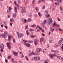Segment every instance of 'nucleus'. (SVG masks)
<instances>
[{"label":"nucleus","instance_id":"f257e3e1","mask_svg":"<svg viewBox=\"0 0 63 63\" xmlns=\"http://www.w3.org/2000/svg\"><path fill=\"white\" fill-rule=\"evenodd\" d=\"M1 36L3 37V38H7L6 35H8V38L9 42H10L11 40V37L12 38H13V37L12 36V35H8V32L6 31L4 32L3 34H1Z\"/></svg>","mask_w":63,"mask_h":63},{"label":"nucleus","instance_id":"f03ea898","mask_svg":"<svg viewBox=\"0 0 63 63\" xmlns=\"http://www.w3.org/2000/svg\"><path fill=\"white\" fill-rule=\"evenodd\" d=\"M47 22L48 23L49 25H50L51 24L52 22H53L52 18H50L48 19V20L47 21Z\"/></svg>","mask_w":63,"mask_h":63},{"label":"nucleus","instance_id":"7ed1b4c3","mask_svg":"<svg viewBox=\"0 0 63 63\" xmlns=\"http://www.w3.org/2000/svg\"><path fill=\"white\" fill-rule=\"evenodd\" d=\"M17 34L18 38H20L21 37H23L24 36V35L22 33H19L18 32H17Z\"/></svg>","mask_w":63,"mask_h":63},{"label":"nucleus","instance_id":"20e7f679","mask_svg":"<svg viewBox=\"0 0 63 63\" xmlns=\"http://www.w3.org/2000/svg\"><path fill=\"white\" fill-rule=\"evenodd\" d=\"M47 20H44L42 24V23L40 24L41 25L42 27H43V28H45V26H44L43 24H45L46 23V22H47Z\"/></svg>","mask_w":63,"mask_h":63},{"label":"nucleus","instance_id":"39448f33","mask_svg":"<svg viewBox=\"0 0 63 63\" xmlns=\"http://www.w3.org/2000/svg\"><path fill=\"white\" fill-rule=\"evenodd\" d=\"M40 51V49H39V48H36L35 53H36L37 55H39V54H40L39 53Z\"/></svg>","mask_w":63,"mask_h":63},{"label":"nucleus","instance_id":"423d86ee","mask_svg":"<svg viewBox=\"0 0 63 63\" xmlns=\"http://www.w3.org/2000/svg\"><path fill=\"white\" fill-rule=\"evenodd\" d=\"M45 13L46 15H46V17L47 18H48L49 16H50V15H48V13L47 10L45 11Z\"/></svg>","mask_w":63,"mask_h":63},{"label":"nucleus","instance_id":"0eeeda50","mask_svg":"<svg viewBox=\"0 0 63 63\" xmlns=\"http://www.w3.org/2000/svg\"><path fill=\"white\" fill-rule=\"evenodd\" d=\"M34 58L35 60L36 61H39L40 60V58L39 57H35Z\"/></svg>","mask_w":63,"mask_h":63},{"label":"nucleus","instance_id":"6e6552de","mask_svg":"<svg viewBox=\"0 0 63 63\" xmlns=\"http://www.w3.org/2000/svg\"><path fill=\"white\" fill-rule=\"evenodd\" d=\"M10 43L9 42H8L6 44L7 47L9 49H11V46L10 45Z\"/></svg>","mask_w":63,"mask_h":63},{"label":"nucleus","instance_id":"1a4fd4ad","mask_svg":"<svg viewBox=\"0 0 63 63\" xmlns=\"http://www.w3.org/2000/svg\"><path fill=\"white\" fill-rule=\"evenodd\" d=\"M9 9H8L7 11V12L8 14H10L11 13V10L12 9V8L10 7H9L8 8Z\"/></svg>","mask_w":63,"mask_h":63},{"label":"nucleus","instance_id":"9d476101","mask_svg":"<svg viewBox=\"0 0 63 63\" xmlns=\"http://www.w3.org/2000/svg\"><path fill=\"white\" fill-rule=\"evenodd\" d=\"M55 57H57V58H58V59H60V60H61L62 61H63V58L61 57L60 56H58L56 55H55Z\"/></svg>","mask_w":63,"mask_h":63},{"label":"nucleus","instance_id":"9b49d317","mask_svg":"<svg viewBox=\"0 0 63 63\" xmlns=\"http://www.w3.org/2000/svg\"><path fill=\"white\" fill-rule=\"evenodd\" d=\"M22 13H25L26 12V10L25 9V8H23L21 11Z\"/></svg>","mask_w":63,"mask_h":63},{"label":"nucleus","instance_id":"f8f14e48","mask_svg":"<svg viewBox=\"0 0 63 63\" xmlns=\"http://www.w3.org/2000/svg\"><path fill=\"white\" fill-rule=\"evenodd\" d=\"M49 56H50L51 59H52V58H53V57L55 56V55L54 54H49Z\"/></svg>","mask_w":63,"mask_h":63},{"label":"nucleus","instance_id":"ddd939ff","mask_svg":"<svg viewBox=\"0 0 63 63\" xmlns=\"http://www.w3.org/2000/svg\"><path fill=\"white\" fill-rule=\"evenodd\" d=\"M2 48V49L4 48V45L3 43L0 44V48Z\"/></svg>","mask_w":63,"mask_h":63},{"label":"nucleus","instance_id":"4468645a","mask_svg":"<svg viewBox=\"0 0 63 63\" xmlns=\"http://www.w3.org/2000/svg\"><path fill=\"white\" fill-rule=\"evenodd\" d=\"M53 38H52V37H51L50 38V39L49 41V42L50 43H52L53 42Z\"/></svg>","mask_w":63,"mask_h":63},{"label":"nucleus","instance_id":"2eb2a0df","mask_svg":"<svg viewBox=\"0 0 63 63\" xmlns=\"http://www.w3.org/2000/svg\"><path fill=\"white\" fill-rule=\"evenodd\" d=\"M13 53L14 54V55L16 56H17V55L18 54V53L17 52H16L15 51H13Z\"/></svg>","mask_w":63,"mask_h":63},{"label":"nucleus","instance_id":"dca6fc26","mask_svg":"<svg viewBox=\"0 0 63 63\" xmlns=\"http://www.w3.org/2000/svg\"><path fill=\"white\" fill-rule=\"evenodd\" d=\"M24 45H26L27 47H30V44H29V43H25V44L24 43Z\"/></svg>","mask_w":63,"mask_h":63},{"label":"nucleus","instance_id":"f3484780","mask_svg":"<svg viewBox=\"0 0 63 63\" xmlns=\"http://www.w3.org/2000/svg\"><path fill=\"white\" fill-rule=\"evenodd\" d=\"M34 41L35 42L34 43V44L35 45H37V40L36 39H34Z\"/></svg>","mask_w":63,"mask_h":63},{"label":"nucleus","instance_id":"a211bd4d","mask_svg":"<svg viewBox=\"0 0 63 63\" xmlns=\"http://www.w3.org/2000/svg\"><path fill=\"white\" fill-rule=\"evenodd\" d=\"M44 40V37H41L40 38V42H42Z\"/></svg>","mask_w":63,"mask_h":63},{"label":"nucleus","instance_id":"6ab92c4d","mask_svg":"<svg viewBox=\"0 0 63 63\" xmlns=\"http://www.w3.org/2000/svg\"><path fill=\"white\" fill-rule=\"evenodd\" d=\"M62 43V41L61 40H60L59 41L58 44L59 46H60L61 45V43Z\"/></svg>","mask_w":63,"mask_h":63},{"label":"nucleus","instance_id":"aec40b11","mask_svg":"<svg viewBox=\"0 0 63 63\" xmlns=\"http://www.w3.org/2000/svg\"><path fill=\"white\" fill-rule=\"evenodd\" d=\"M29 53L28 54V56H31V55H32L31 54V51H29Z\"/></svg>","mask_w":63,"mask_h":63},{"label":"nucleus","instance_id":"412c9836","mask_svg":"<svg viewBox=\"0 0 63 63\" xmlns=\"http://www.w3.org/2000/svg\"><path fill=\"white\" fill-rule=\"evenodd\" d=\"M41 1H45V0H39L38 2V4H40L41 3Z\"/></svg>","mask_w":63,"mask_h":63},{"label":"nucleus","instance_id":"4be33fe9","mask_svg":"<svg viewBox=\"0 0 63 63\" xmlns=\"http://www.w3.org/2000/svg\"><path fill=\"white\" fill-rule=\"evenodd\" d=\"M31 53L32 55H37L36 53H34L33 52H31Z\"/></svg>","mask_w":63,"mask_h":63},{"label":"nucleus","instance_id":"5701e85b","mask_svg":"<svg viewBox=\"0 0 63 63\" xmlns=\"http://www.w3.org/2000/svg\"><path fill=\"white\" fill-rule=\"evenodd\" d=\"M14 10L16 13H17V9H16V7H14Z\"/></svg>","mask_w":63,"mask_h":63},{"label":"nucleus","instance_id":"b1692460","mask_svg":"<svg viewBox=\"0 0 63 63\" xmlns=\"http://www.w3.org/2000/svg\"><path fill=\"white\" fill-rule=\"evenodd\" d=\"M10 21L13 22H14V19L13 18H11L10 20Z\"/></svg>","mask_w":63,"mask_h":63},{"label":"nucleus","instance_id":"393cba45","mask_svg":"<svg viewBox=\"0 0 63 63\" xmlns=\"http://www.w3.org/2000/svg\"><path fill=\"white\" fill-rule=\"evenodd\" d=\"M57 29L58 30H59V31H60V32L62 31H63V30H62V29H61L59 28H57Z\"/></svg>","mask_w":63,"mask_h":63},{"label":"nucleus","instance_id":"a878e982","mask_svg":"<svg viewBox=\"0 0 63 63\" xmlns=\"http://www.w3.org/2000/svg\"><path fill=\"white\" fill-rule=\"evenodd\" d=\"M48 62H49V61L48 60L45 61L44 62V63H48Z\"/></svg>","mask_w":63,"mask_h":63},{"label":"nucleus","instance_id":"bb28decb","mask_svg":"<svg viewBox=\"0 0 63 63\" xmlns=\"http://www.w3.org/2000/svg\"><path fill=\"white\" fill-rule=\"evenodd\" d=\"M16 13H14L13 14V17H16Z\"/></svg>","mask_w":63,"mask_h":63},{"label":"nucleus","instance_id":"cd10ccee","mask_svg":"<svg viewBox=\"0 0 63 63\" xmlns=\"http://www.w3.org/2000/svg\"><path fill=\"white\" fill-rule=\"evenodd\" d=\"M39 27H40L38 25H37L36 26V28L37 30L38 31H39V30H38V29H39Z\"/></svg>","mask_w":63,"mask_h":63},{"label":"nucleus","instance_id":"c85d7f7f","mask_svg":"<svg viewBox=\"0 0 63 63\" xmlns=\"http://www.w3.org/2000/svg\"><path fill=\"white\" fill-rule=\"evenodd\" d=\"M27 21L28 22H30L31 21V19L30 18H28Z\"/></svg>","mask_w":63,"mask_h":63},{"label":"nucleus","instance_id":"c756f323","mask_svg":"<svg viewBox=\"0 0 63 63\" xmlns=\"http://www.w3.org/2000/svg\"><path fill=\"white\" fill-rule=\"evenodd\" d=\"M36 26V25L35 24H34L32 25H31L30 26L31 27H35Z\"/></svg>","mask_w":63,"mask_h":63},{"label":"nucleus","instance_id":"7c9ffc66","mask_svg":"<svg viewBox=\"0 0 63 63\" xmlns=\"http://www.w3.org/2000/svg\"><path fill=\"white\" fill-rule=\"evenodd\" d=\"M32 16V14L31 13H30L29 15L28 16L29 17H31Z\"/></svg>","mask_w":63,"mask_h":63},{"label":"nucleus","instance_id":"2f4dec72","mask_svg":"<svg viewBox=\"0 0 63 63\" xmlns=\"http://www.w3.org/2000/svg\"><path fill=\"white\" fill-rule=\"evenodd\" d=\"M55 5L56 6H59V2H55Z\"/></svg>","mask_w":63,"mask_h":63},{"label":"nucleus","instance_id":"473e14b6","mask_svg":"<svg viewBox=\"0 0 63 63\" xmlns=\"http://www.w3.org/2000/svg\"><path fill=\"white\" fill-rule=\"evenodd\" d=\"M36 35L33 36V35H31V37L32 38H35V37H36Z\"/></svg>","mask_w":63,"mask_h":63},{"label":"nucleus","instance_id":"72a5a7b5","mask_svg":"<svg viewBox=\"0 0 63 63\" xmlns=\"http://www.w3.org/2000/svg\"><path fill=\"white\" fill-rule=\"evenodd\" d=\"M25 58L27 61H28V56H26L25 57Z\"/></svg>","mask_w":63,"mask_h":63},{"label":"nucleus","instance_id":"f704fd0d","mask_svg":"<svg viewBox=\"0 0 63 63\" xmlns=\"http://www.w3.org/2000/svg\"><path fill=\"white\" fill-rule=\"evenodd\" d=\"M35 10H36V12H38V11H39V9H38V7H35Z\"/></svg>","mask_w":63,"mask_h":63},{"label":"nucleus","instance_id":"c9c22d12","mask_svg":"<svg viewBox=\"0 0 63 63\" xmlns=\"http://www.w3.org/2000/svg\"><path fill=\"white\" fill-rule=\"evenodd\" d=\"M26 34L27 35H28L29 34V33L28 32V30L26 31Z\"/></svg>","mask_w":63,"mask_h":63},{"label":"nucleus","instance_id":"e433bc0d","mask_svg":"<svg viewBox=\"0 0 63 63\" xmlns=\"http://www.w3.org/2000/svg\"><path fill=\"white\" fill-rule=\"evenodd\" d=\"M24 23H26L27 21V20L26 19H24V21H23V22H24Z\"/></svg>","mask_w":63,"mask_h":63},{"label":"nucleus","instance_id":"4c0bfd02","mask_svg":"<svg viewBox=\"0 0 63 63\" xmlns=\"http://www.w3.org/2000/svg\"><path fill=\"white\" fill-rule=\"evenodd\" d=\"M2 25H5V22H2Z\"/></svg>","mask_w":63,"mask_h":63},{"label":"nucleus","instance_id":"58836bf2","mask_svg":"<svg viewBox=\"0 0 63 63\" xmlns=\"http://www.w3.org/2000/svg\"><path fill=\"white\" fill-rule=\"evenodd\" d=\"M57 19L58 20V21H60V20H61V19L58 17L57 18Z\"/></svg>","mask_w":63,"mask_h":63},{"label":"nucleus","instance_id":"ea45409f","mask_svg":"<svg viewBox=\"0 0 63 63\" xmlns=\"http://www.w3.org/2000/svg\"><path fill=\"white\" fill-rule=\"evenodd\" d=\"M38 14L39 16H42V15L40 14V13L38 12Z\"/></svg>","mask_w":63,"mask_h":63},{"label":"nucleus","instance_id":"a19ab883","mask_svg":"<svg viewBox=\"0 0 63 63\" xmlns=\"http://www.w3.org/2000/svg\"><path fill=\"white\" fill-rule=\"evenodd\" d=\"M18 4H19L21 3V2L20 0H18L17 1Z\"/></svg>","mask_w":63,"mask_h":63},{"label":"nucleus","instance_id":"79ce46f5","mask_svg":"<svg viewBox=\"0 0 63 63\" xmlns=\"http://www.w3.org/2000/svg\"><path fill=\"white\" fill-rule=\"evenodd\" d=\"M13 42L14 43H16V40H15V39L14 38L13 39Z\"/></svg>","mask_w":63,"mask_h":63},{"label":"nucleus","instance_id":"37998d69","mask_svg":"<svg viewBox=\"0 0 63 63\" xmlns=\"http://www.w3.org/2000/svg\"><path fill=\"white\" fill-rule=\"evenodd\" d=\"M28 27V25H27L26 26L25 29H27Z\"/></svg>","mask_w":63,"mask_h":63},{"label":"nucleus","instance_id":"c03bdc74","mask_svg":"<svg viewBox=\"0 0 63 63\" xmlns=\"http://www.w3.org/2000/svg\"><path fill=\"white\" fill-rule=\"evenodd\" d=\"M60 8L61 11H63V8H62V7H60Z\"/></svg>","mask_w":63,"mask_h":63},{"label":"nucleus","instance_id":"a18cd8bd","mask_svg":"<svg viewBox=\"0 0 63 63\" xmlns=\"http://www.w3.org/2000/svg\"><path fill=\"white\" fill-rule=\"evenodd\" d=\"M28 42L29 43H32V42H33V41H30V40H29V41H28Z\"/></svg>","mask_w":63,"mask_h":63},{"label":"nucleus","instance_id":"49530a36","mask_svg":"<svg viewBox=\"0 0 63 63\" xmlns=\"http://www.w3.org/2000/svg\"><path fill=\"white\" fill-rule=\"evenodd\" d=\"M11 56H8L7 57V58L8 59H9V58H11Z\"/></svg>","mask_w":63,"mask_h":63},{"label":"nucleus","instance_id":"de8ad7c7","mask_svg":"<svg viewBox=\"0 0 63 63\" xmlns=\"http://www.w3.org/2000/svg\"><path fill=\"white\" fill-rule=\"evenodd\" d=\"M29 30L30 31H34V30L32 29H29Z\"/></svg>","mask_w":63,"mask_h":63},{"label":"nucleus","instance_id":"09e8293b","mask_svg":"<svg viewBox=\"0 0 63 63\" xmlns=\"http://www.w3.org/2000/svg\"><path fill=\"white\" fill-rule=\"evenodd\" d=\"M51 52H55V50H51Z\"/></svg>","mask_w":63,"mask_h":63},{"label":"nucleus","instance_id":"8fccbe9b","mask_svg":"<svg viewBox=\"0 0 63 63\" xmlns=\"http://www.w3.org/2000/svg\"><path fill=\"white\" fill-rule=\"evenodd\" d=\"M23 41L24 42V43H26V42H27V41H25L24 40H23Z\"/></svg>","mask_w":63,"mask_h":63},{"label":"nucleus","instance_id":"3c124183","mask_svg":"<svg viewBox=\"0 0 63 63\" xmlns=\"http://www.w3.org/2000/svg\"><path fill=\"white\" fill-rule=\"evenodd\" d=\"M3 48H1L0 49L1 52H3Z\"/></svg>","mask_w":63,"mask_h":63},{"label":"nucleus","instance_id":"603ef678","mask_svg":"<svg viewBox=\"0 0 63 63\" xmlns=\"http://www.w3.org/2000/svg\"><path fill=\"white\" fill-rule=\"evenodd\" d=\"M12 24H13L12 22L10 23V26H12Z\"/></svg>","mask_w":63,"mask_h":63},{"label":"nucleus","instance_id":"864d4df0","mask_svg":"<svg viewBox=\"0 0 63 63\" xmlns=\"http://www.w3.org/2000/svg\"><path fill=\"white\" fill-rule=\"evenodd\" d=\"M35 0H33L32 1V4H34V2H35Z\"/></svg>","mask_w":63,"mask_h":63},{"label":"nucleus","instance_id":"5fc2aeb1","mask_svg":"<svg viewBox=\"0 0 63 63\" xmlns=\"http://www.w3.org/2000/svg\"><path fill=\"white\" fill-rule=\"evenodd\" d=\"M12 62H14V59L13 58H12Z\"/></svg>","mask_w":63,"mask_h":63},{"label":"nucleus","instance_id":"6e6d98bb","mask_svg":"<svg viewBox=\"0 0 63 63\" xmlns=\"http://www.w3.org/2000/svg\"><path fill=\"white\" fill-rule=\"evenodd\" d=\"M4 26V27H5V28L6 29H8V28H7V26Z\"/></svg>","mask_w":63,"mask_h":63},{"label":"nucleus","instance_id":"4d7b16f0","mask_svg":"<svg viewBox=\"0 0 63 63\" xmlns=\"http://www.w3.org/2000/svg\"><path fill=\"white\" fill-rule=\"evenodd\" d=\"M46 8V6H44L42 7V9H44Z\"/></svg>","mask_w":63,"mask_h":63},{"label":"nucleus","instance_id":"13d9d810","mask_svg":"<svg viewBox=\"0 0 63 63\" xmlns=\"http://www.w3.org/2000/svg\"><path fill=\"white\" fill-rule=\"evenodd\" d=\"M41 31L42 32H44L45 31V30L44 29H42L41 30Z\"/></svg>","mask_w":63,"mask_h":63},{"label":"nucleus","instance_id":"bf43d9fd","mask_svg":"<svg viewBox=\"0 0 63 63\" xmlns=\"http://www.w3.org/2000/svg\"><path fill=\"white\" fill-rule=\"evenodd\" d=\"M53 27H55V23H54V24H53Z\"/></svg>","mask_w":63,"mask_h":63},{"label":"nucleus","instance_id":"052dcab7","mask_svg":"<svg viewBox=\"0 0 63 63\" xmlns=\"http://www.w3.org/2000/svg\"><path fill=\"white\" fill-rule=\"evenodd\" d=\"M39 29H40V30H42V28L39 27Z\"/></svg>","mask_w":63,"mask_h":63},{"label":"nucleus","instance_id":"680f3d73","mask_svg":"<svg viewBox=\"0 0 63 63\" xmlns=\"http://www.w3.org/2000/svg\"><path fill=\"white\" fill-rule=\"evenodd\" d=\"M59 2L60 3H62V1L61 0H60L59 1Z\"/></svg>","mask_w":63,"mask_h":63},{"label":"nucleus","instance_id":"e2e57ef3","mask_svg":"<svg viewBox=\"0 0 63 63\" xmlns=\"http://www.w3.org/2000/svg\"><path fill=\"white\" fill-rule=\"evenodd\" d=\"M50 30L51 31H52V32H53V31H54V29H52V30Z\"/></svg>","mask_w":63,"mask_h":63},{"label":"nucleus","instance_id":"0e129e2a","mask_svg":"<svg viewBox=\"0 0 63 63\" xmlns=\"http://www.w3.org/2000/svg\"><path fill=\"white\" fill-rule=\"evenodd\" d=\"M52 28V26H51L49 28L50 30H51Z\"/></svg>","mask_w":63,"mask_h":63},{"label":"nucleus","instance_id":"69168bd1","mask_svg":"<svg viewBox=\"0 0 63 63\" xmlns=\"http://www.w3.org/2000/svg\"><path fill=\"white\" fill-rule=\"evenodd\" d=\"M58 47V45L56 44L55 45V47L56 48H57Z\"/></svg>","mask_w":63,"mask_h":63},{"label":"nucleus","instance_id":"338daca9","mask_svg":"<svg viewBox=\"0 0 63 63\" xmlns=\"http://www.w3.org/2000/svg\"><path fill=\"white\" fill-rule=\"evenodd\" d=\"M14 3L16 5L17 4H16V1H14Z\"/></svg>","mask_w":63,"mask_h":63},{"label":"nucleus","instance_id":"774afa93","mask_svg":"<svg viewBox=\"0 0 63 63\" xmlns=\"http://www.w3.org/2000/svg\"><path fill=\"white\" fill-rule=\"evenodd\" d=\"M34 16L35 17H37V15L36 14H35Z\"/></svg>","mask_w":63,"mask_h":63}]
</instances>
